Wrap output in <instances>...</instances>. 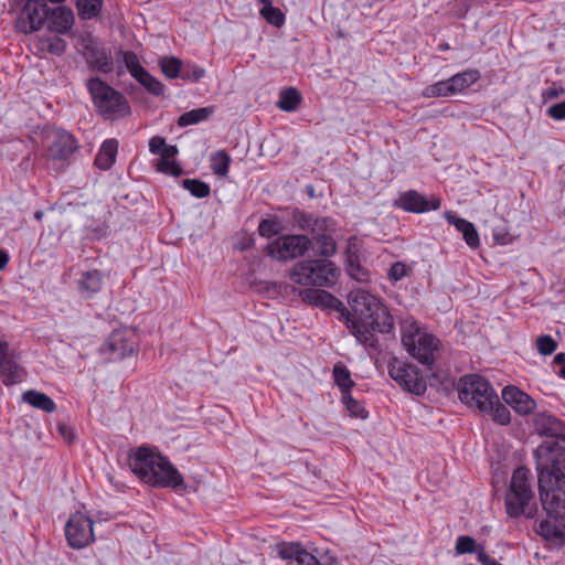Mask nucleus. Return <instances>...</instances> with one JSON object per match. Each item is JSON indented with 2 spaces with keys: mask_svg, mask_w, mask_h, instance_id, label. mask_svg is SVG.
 Instances as JSON below:
<instances>
[{
  "mask_svg": "<svg viewBox=\"0 0 565 565\" xmlns=\"http://www.w3.org/2000/svg\"><path fill=\"white\" fill-rule=\"evenodd\" d=\"M349 305L356 316L351 318L348 315L349 330L364 348L380 351L375 332L390 333L394 329L392 315L375 296L363 289L350 292Z\"/></svg>",
  "mask_w": 565,
  "mask_h": 565,
  "instance_id": "nucleus-1",
  "label": "nucleus"
},
{
  "mask_svg": "<svg viewBox=\"0 0 565 565\" xmlns=\"http://www.w3.org/2000/svg\"><path fill=\"white\" fill-rule=\"evenodd\" d=\"M539 492L543 509L550 516L565 518V470L557 467L550 449L539 446L535 450Z\"/></svg>",
  "mask_w": 565,
  "mask_h": 565,
  "instance_id": "nucleus-2",
  "label": "nucleus"
},
{
  "mask_svg": "<svg viewBox=\"0 0 565 565\" xmlns=\"http://www.w3.org/2000/svg\"><path fill=\"white\" fill-rule=\"evenodd\" d=\"M129 466L143 482L153 487H171L179 489L184 486L183 478L170 461L149 448H139L130 457Z\"/></svg>",
  "mask_w": 565,
  "mask_h": 565,
  "instance_id": "nucleus-3",
  "label": "nucleus"
},
{
  "mask_svg": "<svg viewBox=\"0 0 565 565\" xmlns=\"http://www.w3.org/2000/svg\"><path fill=\"white\" fill-rule=\"evenodd\" d=\"M505 510L509 516L514 519L521 515L533 519L536 514L537 505L531 486V472L525 467H519L513 471L505 494Z\"/></svg>",
  "mask_w": 565,
  "mask_h": 565,
  "instance_id": "nucleus-4",
  "label": "nucleus"
},
{
  "mask_svg": "<svg viewBox=\"0 0 565 565\" xmlns=\"http://www.w3.org/2000/svg\"><path fill=\"white\" fill-rule=\"evenodd\" d=\"M87 89L97 113L105 119L116 120L130 114L127 98L99 77L88 79Z\"/></svg>",
  "mask_w": 565,
  "mask_h": 565,
  "instance_id": "nucleus-5",
  "label": "nucleus"
},
{
  "mask_svg": "<svg viewBox=\"0 0 565 565\" xmlns=\"http://www.w3.org/2000/svg\"><path fill=\"white\" fill-rule=\"evenodd\" d=\"M337 277L338 268L328 259L301 260L290 274L291 280L302 286H330Z\"/></svg>",
  "mask_w": 565,
  "mask_h": 565,
  "instance_id": "nucleus-6",
  "label": "nucleus"
},
{
  "mask_svg": "<svg viewBox=\"0 0 565 565\" xmlns=\"http://www.w3.org/2000/svg\"><path fill=\"white\" fill-rule=\"evenodd\" d=\"M402 343L407 352L423 364H431L437 340L424 332L413 319L402 321Z\"/></svg>",
  "mask_w": 565,
  "mask_h": 565,
  "instance_id": "nucleus-7",
  "label": "nucleus"
},
{
  "mask_svg": "<svg viewBox=\"0 0 565 565\" xmlns=\"http://www.w3.org/2000/svg\"><path fill=\"white\" fill-rule=\"evenodd\" d=\"M458 394L462 403L479 412L491 409V403H498V395L491 384L477 374L466 375L459 381Z\"/></svg>",
  "mask_w": 565,
  "mask_h": 565,
  "instance_id": "nucleus-8",
  "label": "nucleus"
},
{
  "mask_svg": "<svg viewBox=\"0 0 565 565\" xmlns=\"http://www.w3.org/2000/svg\"><path fill=\"white\" fill-rule=\"evenodd\" d=\"M275 551L286 565H335V558L320 554L317 548L308 550L299 542H280Z\"/></svg>",
  "mask_w": 565,
  "mask_h": 565,
  "instance_id": "nucleus-9",
  "label": "nucleus"
},
{
  "mask_svg": "<svg viewBox=\"0 0 565 565\" xmlns=\"http://www.w3.org/2000/svg\"><path fill=\"white\" fill-rule=\"evenodd\" d=\"M312 241L306 235H282L268 244L266 252L278 260H290L303 256L311 247Z\"/></svg>",
  "mask_w": 565,
  "mask_h": 565,
  "instance_id": "nucleus-10",
  "label": "nucleus"
},
{
  "mask_svg": "<svg viewBox=\"0 0 565 565\" xmlns=\"http://www.w3.org/2000/svg\"><path fill=\"white\" fill-rule=\"evenodd\" d=\"M388 374L407 392L416 395H422L426 392V381L413 365L393 358L388 363Z\"/></svg>",
  "mask_w": 565,
  "mask_h": 565,
  "instance_id": "nucleus-11",
  "label": "nucleus"
},
{
  "mask_svg": "<svg viewBox=\"0 0 565 565\" xmlns=\"http://www.w3.org/2000/svg\"><path fill=\"white\" fill-rule=\"evenodd\" d=\"M137 350L135 332L131 329H119L111 332L105 343L100 347V352L108 355L109 361H118L131 355Z\"/></svg>",
  "mask_w": 565,
  "mask_h": 565,
  "instance_id": "nucleus-12",
  "label": "nucleus"
},
{
  "mask_svg": "<svg viewBox=\"0 0 565 565\" xmlns=\"http://www.w3.org/2000/svg\"><path fill=\"white\" fill-rule=\"evenodd\" d=\"M94 521L81 512L73 514L65 525V535L68 545L73 548H83L95 540Z\"/></svg>",
  "mask_w": 565,
  "mask_h": 565,
  "instance_id": "nucleus-13",
  "label": "nucleus"
},
{
  "mask_svg": "<svg viewBox=\"0 0 565 565\" xmlns=\"http://www.w3.org/2000/svg\"><path fill=\"white\" fill-rule=\"evenodd\" d=\"M49 18V8L45 0H28L17 22L22 33H32L41 29Z\"/></svg>",
  "mask_w": 565,
  "mask_h": 565,
  "instance_id": "nucleus-14",
  "label": "nucleus"
},
{
  "mask_svg": "<svg viewBox=\"0 0 565 565\" xmlns=\"http://www.w3.org/2000/svg\"><path fill=\"white\" fill-rule=\"evenodd\" d=\"M396 205L407 212L425 213L438 210L440 207V199L435 195L426 198L415 190H409L399 195Z\"/></svg>",
  "mask_w": 565,
  "mask_h": 565,
  "instance_id": "nucleus-15",
  "label": "nucleus"
},
{
  "mask_svg": "<svg viewBox=\"0 0 565 565\" xmlns=\"http://www.w3.org/2000/svg\"><path fill=\"white\" fill-rule=\"evenodd\" d=\"M534 430L541 435L551 437L558 441V446L563 445L565 438V424L548 412H539L533 418Z\"/></svg>",
  "mask_w": 565,
  "mask_h": 565,
  "instance_id": "nucleus-16",
  "label": "nucleus"
},
{
  "mask_svg": "<svg viewBox=\"0 0 565 565\" xmlns=\"http://www.w3.org/2000/svg\"><path fill=\"white\" fill-rule=\"evenodd\" d=\"M0 374L4 385L10 386L22 382L24 372L14 361L6 340L0 337Z\"/></svg>",
  "mask_w": 565,
  "mask_h": 565,
  "instance_id": "nucleus-17",
  "label": "nucleus"
},
{
  "mask_svg": "<svg viewBox=\"0 0 565 565\" xmlns=\"http://www.w3.org/2000/svg\"><path fill=\"white\" fill-rule=\"evenodd\" d=\"M77 150L75 138L65 130L55 131L47 149L52 161H66Z\"/></svg>",
  "mask_w": 565,
  "mask_h": 565,
  "instance_id": "nucleus-18",
  "label": "nucleus"
},
{
  "mask_svg": "<svg viewBox=\"0 0 565 565\" xmlns=\"http://www.w3.org/2000/svg\"><path fill=\"white\" fill-rule=\"evenodd\" d=\"M502 398L522 416L531 414L536 408V402L515 386H505L502 391Z\"/></svg>",
  "mask_w": 565,
  "mask_h": 565,
  "instance_id": "nucleus-19",
  "label": "nucleus"
},
{
  "mask_svg": "<svg viewBox=\"0 0 565 565\" xmlns=\"http://www.w3.org/2000/svg\"><path fill=\"white\" fill-rule=\"evenodd\" d=\"M292 221L300 231L312 235L321 231H335V222L330 217H313L312 214L296 211Z\"/></svg>",
  "mask_w": 565,
  "mask_h": 565,
  "instance_id": "nucleus-20",
  "label": "nucleus"
},
{
  "mask_svg": "<svg viewBox=\"0 0 565 565\" xmlns=\"http://www.w3.org/2000/svg\"><path fill=\"white\" fill-rule=\"evenodd\" d=\"M301 299L309 305L319 306L328 309L345 310L343 303L332 296L330 292L322 289H306L300 292Z\"/></svg>",
  "mask_w": 565,
  "mask_h": 565,
  "instance_id": "nucleus-21",
  "label": "nucleus"
},
{
  "mask_svg": "<svg viewBox=\"0 0 565 565\" xmlns=\"http://www.w3.org/2000/svg\"><path fill=\"white\" fill-rule=\"evenodd\" d=\"M103 285L104 275L98 269L84 271L77 281L79 294L84 298H92L102 290Z\"/></svg>",
  "mask_w": 565,
  "mask_h": 565,
  "instance_id": "nucleus-22",
  "label": "nucleus"
},
{
  "mask_svg": "<svg viewBox=\"0 0 565 565\" xmlns=\"http://www.w3.org/2000/svg\"><path fill=\"white\" fill-rule=\"evenodd\" d=\"M47 20L50 30L64 34L71 30L74 23V14L71 9L58 7L51 12Z\"/></svg>",
  "mask_w": 565,
  "mask_h": 565,
  "instance_id": "nucleus-23",
  "label": "nucleus"
},
{
  "mask_svg": "<svg viewBox=\"0 0 565 565\" xmlns=\"http://www.w3.org/2000/svg\"><path fill=\"white\" fill-rule=\"evenodd\" d=\"M118 152V141L107 139L103 142L98 153L95 157V164L100 170H108L115 163Z\"/></svg>",
  "mask_w": 565,
  "mask_h": 565,
  "instance_id": "nucleus-24",
  "label": "nucleus"
},
{
  "mask_svg": "<svg viewBox=\"0 0 565 565\" xmlns=\"http://www.w3.org/2000/svg\"><path fill=\"white\" fill-rule=\"evenodd\" d=\"M22 399L36 409L53 413L56 409L54 401L46 394L30 390L23 393Z\"/></svg>",
  "mask_w": 565,
  "mask_h": 565,
  "instance_id": "nucleus-25",
  "label": "nucleus"
},
{
  "mask_svg": "<svg viewBox=\"0 0 565 565\" xmlns=\"http://www.w3.org/2000/svg\"><path fill=\"white\" fill-rule=\"evenodd\" d=\"M335 231H321L316 232L313 236V242L317 246V250L320 255L324 257H330L337 252V244L334 238L332 237V233Z\"/></svg>",
  "mask_w": 565,
  "mask_h": 565,
  "instance_id": "nucleus-26",
  "label": "nucleus"
},
{
  "mask_svg": "<svg viewBox=\"0 0 565 565\" xmlns=\"http://www.w3.org/2000/svg\"><path fill=\"white\" fill-rule=\"evenodd\" d=\"M213 113H214L213 107L195 108V109H192V110H189V111L182 114L178 118L177 122H178L179 127L196 125L199 122L205 121Z\"/></svg>",
  "mask_w": 565,
  "mask_h": 565,
  "instance_id": "nucleus-27",
  "label": "nucleus"
},
{
  "mask_svg": "<svg viewBox=\"0 0 565 565\" xmlns=\"http://www.w3.org/2000/svg\"><path fill=\"white\" fill-rule=\"evenodd\" d=\"M479 78L480 72L478 70H467L451 76L449 79L455 94H457L473 85Z\"/></svg>",
  "mask_w": 565,
  "mask_h": 565,
  "instance_id": "nucleus-28",
  "label": "nucleus"
},
{
  "mask_svg": "<svg viewBox=\"0 0 565 565\" xmlns=\"http://www.w3.org/2000/svg\"><path fill=\"white\" fill-rule=\"evenodd\" d=\"M333 379L342 395L344 393H350L351 388L354 386L350 371L340 362L333 366Z\"/></svg>",
  "mask_w": 565,
  "mask_h": 565,
  "instance_id": "nucleus-29",
  "label": "nucleus"
},
{
  "mask_svg": "<svg viewBox=\"0 0 565 565\" xmlns=\"http://www.w3.org/2000/svg\"><path fill=\"white\" fill-rule=\"evenodd\" d=\"M86 49H87L88 58L92 60L94 65L100 72L108 73V72L111 71V60H110V57L106 53H104V52H102V53L97 52L95 46H94V42H93L92 39H87Z\"/></svg>",
  "mask_w": 565,
  "mask_h": 565,
  "instance_id": "nucleus-30",
  "label": "nucleus"
},
{
  "mask_svg": "<svg viewBox=\"0 0 565 565\" xmlns=\"http://www.w3.org/2000/svg\"><path fill=\"white\" fill-rule=\"evenodd\" d=\"M301 102V95L299 92L290 87L280 93L277 106L284 111H294L297 109Z\"/></svg>",
  "mask_w": 565,
  "mask_h": 565,
  "instance_id": "nucleus-31",
  "label": "nucleus"
},
{
  "mask_svg": "<svg viewBox=\"0 0 565 565\" xmlns=\"http://www.w3.org/2000/svg\"><path fill=\"white\" fill-rule=\"evenodd\" d=\"M263 4L260 9L262 17L275 26H281L285 23V15L280 9L273 7L270 0H259Z\"/></svg>",
  "mask_w": 565,
  "mask_h": 565,
  "instance_id": "nucleus-32",
  "label": "nucleus"
},
{
  "mask_svg": "<svg viewBox=\"0 0 565 565\" xmlns=\"http://www.w3.org/2000/svg\"><path fill=\"white\" fill-rule=\"evenodd\" d=\"M104 0H77V9L81 18L93 19L102 11Z\"/></svg>",
  "mask_w": 565,
  "mask_h": 565,
  "instance_id": "nucleus-33",
  "label": "nucleus"
},
{
  "mask_svg": "<svg viewBox=\"0 0 565 565\" xmlns=\"http://www.w3.org/2000/svg\"><path fill=\"white\" fill-rule=\"evenodd\" d=\"M38 47L41 51L61 55L66 49V42L58 36L43 38L39 40Z\"/></svg>",
  "mask_w": 565,
  "mask_h": 565,
  "instance_id": "nucleus-34",
  "label": "nucleus"
},
{
  "mask_svg": "<svg viewBox=\"0 0 565 565\" xmlns=\"http://www.w3.org/2000/svg\"><path fill=\"white\" fill-rule=\"evenodd\" d=\"M413 274V266L405 262H395L387 270V278L392 284H396Z\"/></svg>",
  "mask_w": 565,
  "mask_h": 565,
  "instance_id": "nucleus-35",
  "label": "nucleus"
},
{
  "mask_svg": "<svg viewBox=\"0 0 565 565\" xmlns=\"http://www.w3.org/2000/svg\"><path fill=\"white\" fill-rule=\"evenodd\" d=\"M231 157L224 150H220L212 156V171L220 177H225L228 173Z\"/></svg>",
  "mask_w": 565,
  "mask_h": 565,
  "instance_id": "nucleus-36",
  "label": "nucleus"
},
{
  "mask_svg": "<svg viewBox=\"0 0 565 565\" xmlns=\"http://www.w3.org/2000/svg\"><path fill=\"white\" fill-rule=\"evenodd\" d=\"M480 412L490 415L500 425H508L511 420L509 408L501 404L499 399L498 403H491V409H481Z\"/></svg>",
  "mask_w": 565,
  "mask_h": 565,
  "instance_id": "nucleus-37",
  "label": "nucleus"
},
{
  "mask_svg": "<svg viewBox=\"0 0 565 565\" xmlns=\"http://www.w3.org/2000/svg\"><path fill=\"white\" fill-rule=\"evenodd\" d=\"M182 186L199 199L209 196L211 192L210 185L198 179H184L182 180Z\"/></svg>",
  "mask_w": 565,
  "mask_h": 565,
  "instance_id": "nucleus-38",
  "label": "nucleus"
},
{
  "mask_svg": "<svg viewBox=\"0 0 565 565\" xmlns=\"http://www.w3.org/2000/svg\"><path fill=\"white\" fill-rule=\"evenodd\" d=\"M160 66L162 73L169 78H175L178 76H182V62L181 60L172 56V57H163L160 61Z\"/></svg>",
  "mask_w": 565,
  "mask_h": 565,
  "instance_id": "nucleus-39",
  "label": "nucleus"
},
{
  "mask_svg": "<svg viewBox=\"0 0 565 565\" xmlns=\"http://www.w3.org/2000/svg\"><path fill=\"white\" fill-rule=\"evenodd\" d=\"M425 96L427 97H447L455 95L450 79L437 82L425 89Z\"/></svg>",
  "mask_w": 565,
  "mask_h": 565,
  "instance_id": "nucleus-40",
  "label": "nucleus"
},
{
  "mask_svg": "<svg viewBox=\"0 0 565 565\" xmlns=\"http://www.w3.org/2000/svg\"><path fill=\"white\" fill-rule=\"evenodd\" d=\"M136 81H138L149 93L156 96H159L164 92L163 84L147 71Z\"/></svg>",
  "mask_w": 565,
  "mask_h": 565,
  "instance_id": "nucleus-41",
  "label": "nucleus"
},
{
  "mask_svg": "<svg viewBox=\"0 0 565 565\" xmlns=\"http://www.w3.org/2000/svg\"><path fill=\"white\" fill-rule=\"evenodd\" d=\"M124 62H125L127 70L129 71V73L131 74V76L135 79L140 77L147 71L146 68H143L141 66V64L139 63L138 56L134 52H130V51L125 52L124 53Z\"/></svg>",
  "mask_w": 565,
  "mask_h": 565,
  "instance_id": "nucleus-42",
  "label": "nucleus"
},
{
  "mask_svg": "<svg viewBox=\"0 0 565 565\" xmlns=\"http://www.w3.org/2000/svg\"><path fill=\"white\" fill-rule=\"evenodd\" d=\"M540 446L548 448L552 459L557 461V467H562L565 470V438L562 446H558V441H545Z\"/></svg>",
  "mask_w": 565,
  "mask_h": 565,
  "instance_id": "nucleus-43",
  "label": "nucleus"
},
{
  "mask_svg": "<svg viewBox=\"0 0 565 565\" xmlns=\"http://www.w3.org/2000/svg\"><path fill=\"white\" fill-rule=\"evenodd\" d=\"M342 402L351 415L360 418H365L367 416L363 405L352 397L351 392L342 395Z\"/></svg>",
  "mask_w": 565,
  "mask_h": 565,
  "instance_id": "nucleus-44",
  "label": "nucleus"
},
{
  "mask_svg": "<svg viewBox=\"0 0 565 565\" xmlns=\"http://www.w3.org/2000/svg\"><path fill=\"white\" fill-rule=\"evenodd\" d=\"M536 349L542 355H551L557 349V342L548 334L540 335L536 339Z\"/></svg>",
  "mask_w": 565,
  "mask_h": 565,
  "instance_id": "nucleus-45",
  "label": "nucleus"
},
{
  "mask_svg": "<svg viewBox=\"0 0 565 565\" xmlns=\"http://www.w3.org/2000/svg\"><path fill=\"white\" fill-rule=\"evenodd\" d=\"M479 545H477V542L473 537L467 536V535H460L456 541V553L461 554H471L475 553Z\"/></svg>",
  "mask_w": 565,
  "mask_h": 565,
  "instance_id": "nucleus-46",
  "label": "nucleus"
},
{
  "mask_svg": "<svg viewBox=\"0 0 565 565\" xmlns=\"http://www.w3.org/2000/svg\"><path fill=\"white\" fill-rule=\"evenodd\" d=\"M461 225L466 226L462 232V236L467 245L471 248H477L480 245L479 234L471 222H461Z\"/></svg>",
  "mask_w": 565,
  "mask_h": 565,
  "instance_id": "nucleus-47",
  "label": "nucleus"
},
{
  "mask_svg": "<svg viewBox=\"0 0 565 565\" xmlns=\"http://www.w3.org/2000/svg\"><path fill=\"white\" fill-rule=\"evenodd\" d=\"M158 171L168 173L174 177H179L182 173V168L174 161H170L167 158H160L158 161Z\"/></svg>",
  "mask_w": 565,
  "mask_h": 565,
  "instance_id": "nucleus-48",
  "label": "nucleus"
},
{
  "mask_svg": "<svg viewBox=\"0 0 565 565\" xmlns=\"http://www.w3.org/2000/svg\"><path fill=\"white\" fill-rule=\"evenodd\" d=\"M279 231V223L273 220H263L258 226V233L263 237H271Z\"/></svg>",
  "mask_w": 565,
  "mask_h": 565,
  "instance_id": "nucleus-49",
  "label": "nucleus"
},
{
  "mask_svg": "<svg viewBox=\"0 0 565 565\" xmlns=\"http://www.w3.org/2000/svg\"><path fill=\"white\" fill-rule=\"evenodd\" d=\"M182 68H183V72H182L181 77L183 79H188V81H192V82L200 81L205 74L204 68L199 67L196 65H186V66H182Z\"/></svg>",
  "mask_w": 565,
  "mask_h": 565,
  "instance_id": "nucleus-50",
  "label": "nucleus"
},
{
  "mask_svg": "<svg viewBox=\"0 0 565 565\" xmlns=\"http://www.w3.org/2000/svg\"><path fill=\"white\" fill-rule=\"evenodd\" d=\"M547 114L555 120H564L565 119V100L557 103L551 106L547 109Z\"/></svg>",
  "mask_w": 565,
  "mask_h": 565,
  "instance_id": "nucleus-51",
  "label": "nucleus"
},
{
  "mask_svg": "<svg viewBox=\"0 0 565 565\" xmlns=\"http://www.w3.org/2000/svg\"><path fill=\"white\" fill-rule=\"evenodd\" d=\"M166 147V140L162 137L154 136L149 141V149L154 154H162Z\"/></svg>",
  "mask_w": 565,
  "mask_h": 565,
  "instance_id": "nucleus-52",
  "label": "nucleus"
},
{
  "mask_svg": "<svg viewBox=\"0 0 565 565\" xmlns=\"http://www.w3.org/2000/svg\"><path fill=\"white\" fill-rule=\"evenodd\" d=\"M445 217L449 224L454 225L458 232L462 233L466 230V226L461 225V222H468L465 218L459 217L452 212H445Z\"/></svg>",
  "mask_w": 565,
  "mask_h": 565,
  "instance_id": "nucleus-53",
  "label": "nucleus"
},
{
  "mask_svg": "<svg viewBox=\"0 0 565 565\" xmlns=\"http://www.w3.org/2000/svg\"><path fill=\"white\" fill-rule=\"evenodd\" d=\"M445 217L449 224L454 225L458 232L462 233L466 230V226L461 225V222H468L465 218L459 217L452 212H445Z\"/></svg>",
  "mask_w": 565,
  "mask_h": 565,
  "instance_id": "nucleus-54",
  "label": "nucleus"
},
{
  "mask_svg": "<svg viewBox=\"0 0 565 565\" xmlns=\"http://www.w3.org/2000/svg\"><path fill=\"white\" fill-rule=\"evenodd\" d=\"M445 217L449 224L454 225L458 232L462 233L466 230V226L461 225V222H468L465 218L459 217L452 212H445Z\"/></svg>",
  "mask_w": 565,
  "mask_h": 565,
  "instance_id": "nucleus-55",
  "label": "nucleus"
},
{
  "mask_svg": "<svg viewBox=\"0 0 565 565\" xmlns=\"http://www.w3.org/2000/svg\"><path fill=\"white\" fill-rule=\"evenodd\" d=\"M565 94V88L559 86H551L548 88H546L543 93H542V97L547 100V99H554V98H557L562 95Z\"/></svg>",
  "mask_w": 565,
  "mask_h": 565,
  "instance_id": "nucleus-56",
  "label": "nucleus"
},
{
  "mask_svg": "<svg viewBox=\"0 0 565 565\" xmlns=\"http://www.w3.org/2000/svg\"><path fill=\"white\" fill-rule=\"evenodd\" d=\"M475 553L477 554L478 561L481 565H492L498 563L487 554L483 546H478Z\"/></svg>",
  "mask_w": 565,
  "mask_h": 565,
  "instance_id": "nucleus-57",
  "label": "nucleus"
},
{
  "mask_svg": "<svg viewBox=\"0 0 565 565\" xmlns=\"http://www.w3.org/2000/svg\"><path fill=\"white\" fill-rule=\"evenodd\" d=\"M553 364L559 365L557 375L565 379V353H557L553 359Z\"/></svg>",
  "mask_w": 565,
  "mask_h": 565,
  "instance_id": "nucleus-58",
  "label": "nucleus"
},
{
  "mask_svg": "<svg viewBox=\"0 0 565 565\" xmlns=\"http://www.w3.org/2000/svg\"><path fill=\"white\" fill-rule=\"evenodd\" d=\"M57 429L66 441L72 443L74 440L75 434L72 428H70L65 424H58Z\"/></svg>",
  "mask_w": 565,
  "mask_h": 565,
  "instance_id": "nucleus-59",
  "label": "nucleus"
},
{
  "mask_svg": "<svg viewBox=\"0 0 565 565\" xmlns=\"http://www.w3.org/2000/svg\"><path fill=\"white\" fill-rule=\"evenodd\" d=\"M177 153H178L177 146H170V145L166 143V147L163 149L161 158H167L169 160L170 158H173Z\"/></svg>",
  "mask_w": 565,
  "mask_h": 565,
  "instance_id": "nucleus-60",
  "label": "nucleus"
},
{
  "mask_svg": "<svg viewBox=\"0 0 565 565\" xmlns=\"http://www.w3.org/2000/svg\"><path fill=\"white\" fill-rule=\"evenodd\" d=\"M9 263V254L4 249H0V271L3 270Z\"/></svg>",
  "mask_w": 565,
  "mask_h": 565,
  "instance_id": "nucleus-61",
  "label": "nucleus"
},
{
  "mask_svg": "<svg viewBox=\"0 0 565 565\" xmlns=\"http://www.w3.org/2000/svg\"><path fill=\"white\" fill-rule=\"evenodd\" d=\"M96 519L97 521H108L111 519V515L108 512H98Z\"/></svg>",
  "mask_w": 565,
  "mask_h": 565,
  "instance_id": "nucleus-62",
  "label": "nucleus"
},
{
  "mask_svg": "<svg viewBox=\"0 0 565 565\" xmlns=\"http://www.w3.org/2000/svg\"><path fill=\"white\" fill-rule=\"evenodd\" d=\"M493 237L494 239L500 243V244H505L504 239L503 238H500L499 235L497 233L493 234Z\"/></svg>",
  "mask_w": 565,
  "mask_h": 565,
  "instance_id": "nucleus-63",
  "label": "nucleus"
},
{
  "mask_svg": "<svg viewBox=\"0 0 565 565\" xmlns=\"http://www.w3.org/2000/svg\"><path fill=\"white\" fill-rule=\"evenodd\" d=\"M41 216H42V215H41V213H36V214H35V217H36V218H41Z\"/></svg>",
  "mask_w": 565,
  "mask_h": 565,
  "instance_id": "nucleus-64",
  "label": "nucleus"
}]
</instances>
